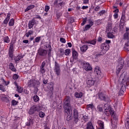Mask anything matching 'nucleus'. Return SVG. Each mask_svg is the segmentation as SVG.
<instances>
[{"label": "nucleus", "instance_id": "1", "mask_svg": "<svg viewBox=\"0 0 129 129\" xmlns=\"http://www.w3.org/2000/svg\"><path fill=\"white\" fill-rule=\"evenodd\" d=\"M63 108L65 113H67V120L69 121L72 119L73 116L72 110H71V104H70V97H67L64 99Z\"/></svg>", "mask_w": 129, "mask_h": 129}, {"label": "nucleus", "instance_id": "2", "mask_svg": "<svg viewBox=\"0 0 129 129\" xmlns=\"http://www.w3.org/2000/svg\"><path fill=\"white\" fill-rule=\"evenodd\" d=\"M42 109V107L40 105H33L31 107L28 111V113L30 115H32L31 117V119H40L39 118V116H38V113H35L36 111L39 112V111H41Z\"/></svg>", "mask_w": 129, "mask_h": 129}, {"label": "nucleus", "instance_id": "3", "mask_svg": "<svg viewBox=\"0 0 129 129\" xmlns=\"http://www.w3.org/2000/svg\"><path fill=\"white\" fill-rule=\"evenodd\" d=\"M104 109H105L104 114L107 117H108L109 115L113 114L114 113V111L111 109L110 106L107 104H105L104 105Z\"/></svg>", "mask_w": 129, "mask_h": 129}, {"label": "nucleus", "instance_id": "4", "mask_svg": "<svg viewBox=\"0 0 129 129\" xmlns=\"http://www.w3.org/2000/svg\"><path fill=\"white\" fill-rule=\"evenodd\" d=\"M40 81L36 80H30L28 83V87H33L34 88H37L40 86Z\"/></svg>", "mask_w": 129, "mask_h": 129}, {"label": "nucleus", "instance_id": "5", "mask_svg": "<svg viewBox=\"0 0 129 129\" xmlns=\"http://www.w3.org/2000/svg\"><path fill=\"white\" fill-rule=\"evenodd\" d=\"M53 71L56 76L59 77L61 76V68L60 67V64L57 61L54 62Z\"/></svg>", "mask_w": 129, "mask_h": 129}, {"label": "nucleus", "instance_id": "6", "mask_svg": "<svg viewBox=\"0 0 129 129\" xmlns=\"http://www.w3.org/2000/svg\"><path fill=\"white\" fill-rule=\"evenodd\" d=\"M100 49H102L101 52V54H98V55H103L104 54H105V53H106V52H107V51H108V50H109V45L103 43H102L101 45H100Z\"/></svg>", "mask_w": 129, "mask_h": 129}, {"label": "nucleus", "instance_id": "7", "mask_svg": "<svg viewBox=\"0 0 129 129\" xmlns=\"http://www.w3.org/2000/svg\"><path fill=\"white\" fill-rule=\"evenodd\" d=\"M78 60V52L75 50L72 51V56L71 57L70 62L71 63H75L77 62Z\"/></svg>", "mask_w": 129, "mask_h": 129}, {"label": "nucleus", "instance_id": "8", "mask_svg": "<svg viewBox=\"0 0 129 129\" xmlns=\"http://www.w3.org/2000/svg\"><path fill=\"white\" fill-rule=\"evenodd\" d=\"M15 49H14V42H11L8 51V56L9 58H11V59H13V58H14L13 53Z\"/></svg>", "mask_w": 129, "mask_h": 129}, {"label": "nucleus", "instance_id": "9", "mask_svg": "<svg viewBox=\"0 0 129 129\" xmlns=\"http://www.w3.org/2000/svg\"><path fill=\"white\" fill-rule=\"evenodd\" d=\"M82 65H83V68L86 71H91L92 70V67L90 66V64L86 61L82 60L81 62Z\"/></svg>", "mask_w": 129, "mask_h": 129}, {"label": "nucleus", "instance_id": "10", "mask_svg": "<svg viewBox=\"0 0 129 129\" xmlns=\"http://www.w3.org/2000/svg\"><path fill=\"white\" fill-rule=\"evenodd\" d=\"M98 97L100 100L105 101V102H108L109 101V98L102 92L99 93Z\"/></svg>", "mask_w": 129, "mask_h": 129}, {"label": "nucleus", "instance_id": "11", "mask_svg": "<svg viewBox=\"0 0 129 129\" xmlns=\"http://www.w3.org/2000/svg\"><path fill=\"white\" fill-rule=\"evenodd\" d=\"M123 65H124V62H123V60L122 59L120 60L119 63L117 67V70L116 71V74L118 75L119 74V72L122 68H123Z\"/></svg>", "mask_w": 129, "mask_h": 129}, {"label": "nucleus", "instance_id": "12", "mask_svg": "<svg viewBox=\"0 0 129 129\" xmlns=\"http://www.w3.org/2000/svg\"><path fill=\"white\" fill-rule=\"evenodd\" d=\"M94 74L95 75V78H100L101 77V71L99 67L97 66L95 68Z\"/></svg>", "mask_w": 129, "mask_h": 129}, {"label": "nucleus", "instance_id": "13", "mask_svg": "<svg viewBox=\"0 0 129 129\" xmlns=\"http://www.w3.org/2000/svg\"><path fill=\"white\" fill-rule=\"evenodd\" d=\"M14 85L17 88V91H18L19 93H23L24 89H23V87L18 85V82H17V81L14 82Z\"/></svg>", "mask_w": 129, "mask_h": 129}, {"label": "nucleus", "instance_id": "14", "mask_svg": "<svg viewBox=\"0 0 129 129\" xmlns=\"http://www.w3.org/2000/svg\"><path fill=\"white\" fill-rule=\"evenodd\" d=\"M37 23L36 22V20L35 18H33L31 21L28 23V28L29 29H32L34 27V25H36Z\"/></svg>", "mask_w": 129, "mask_h": 129}, {"label": "nucleus", "instance_id": "15", "mask_svg": "<svg viewBox=\"0 0 129 129\" xmlns=\"http://www.w3.org/2000/svg\"><path fill=\"white\" fill-rule=\"evenodd\" d=\"M48 51L46 49H40L38 51V54L40 56H46Z\"/></svg>", "mask_w": 129, "mask_h": 129}, {"label": "nucleus", "instance_id": "16", "mask_svg": "<svg viewBox=\"0 0 129 129\" xmlns=\"http://www.w3.org/2000/svg\"><path fill=\"white\" fill-rule=\"evenodd\" d=\"M97 123H98L99 126L98 129H104V122H103V121L98 120Z\"/></svg>", "mask_w": 129, "mask_h": 129}, {"label": "nucleus", "instance_id": "17", "mask_svg": "<svg viewBox=\"0 0 129 129\" xmlns=\"http://www.w3.org/2000/svg\"><path fill=\"white\" fill-rule=\"evenodd\" d=\"M10 19H11V13H9L7 14V16L6 18L4 20L3 22V24L8 25V23H9V21H10Z\"/></svg>", "mask_w": 129, "mask_h": 129}, {"label": "nucleus", "instance_id": "18", "mask_svg": "<svg viewBox=\"0 0 129 129\" xmlns=\"http://www.w3.org/2000/svg\"><path fill=\"white\" fill-rule=\"evenodd\" d=\"M9 69H10L12 72H17V69L15 68V66H14L13 62H10L9 63Z\"/></svg>", "mask_w": 129, "mask_h": 129}, {"label": "nucleus", "instance_id": "19", "mask_svg": "<svg viewBox=\"0 0 129 129\" xmlns=\"http://www.w3.org/2000/svg\"><path fill=\"white\" fill-rule=\"evenodd\" d=\"M46 47L48 49L47 50L48 57H51V52H52V46H51V43H49Z\"/></svg>", "mask_w": 129, "mask_h": 129}, {"label": "nucleus", "instance_id": "20", "mask_svg": "<svg viewBox=\"0 0 129 129\" xmlns=\"http://www.w3.org/2000/svg\"><path fill=\"white\" fill-rule=\"evenodd\" d=\"M75 97H76V98H81L83 97V93L81 92H76L75 93Z\"/></svg>", "mask_w": 129, "mask_h": 129}, {"label": "nucleus", "instance_id": "21", "mask_svg": "<svg viewBox=\"0 0 129 129\" xmlns=\"http://www.w3.org/2000/svg\"><path fill=\"white\" fill-rule=\"evenodd\" d=\"M94 105L93 103L89 104L86 105V109L87 110H93L94 109Z\"/></svg>", "mask_w": 129, "mask_h": 129}, {"label": "nucleus", "instance_id": "22", "mask_svg": "<svg viewBox=\"0 0 129 129\" xmlns=\"http://www.w3.org/2000/svg\"><path fill=\"white\" fill-rule=\"evenodd\" d=\"M94 80H93V78L89 79L87 81V85H89V86H93V85H94Z\"/></svg>", "mask_w": 129, "mask_h": 129}, {"label": "nucleus", "instance_id": "23", "mask_svg": "<svg viewBox=\"0 0 129 129\" xmlns=\"http://www.w3.org/2000/svg\"><path fill=\"white\" fill-rule=\"evenodd\" d=\"M24 56H25V55H21V54L17 55L14 58L15 62H18V61H20V60H21V59H23L24 58Z\"/></svg>", "mask_w": 129, "mask_h": 129}, {"label": "nucleus", "instance_id": "24", "mask_svg": "<svg viewBox=\"0 0 129 129\" xmlns=\"http://www.w3.org/2000/svg\"><path fill=\"white\" fill-rule=\"evenodd\" d=\"M111 124H113V120H115L116 123V122H117V119H118V118L116 116V115H115L114 113H113V114H111ZM112 119H113V120H112Z\"/></svg>", "mask_w": 129, "mask_h": 129}, {"label": "nucleus", "instance_id": "25", "mask_svg": "<svg viewBox=\"0 0 129 129\" xmlns=\"http://www.w3.org/2000/svg\"><path fill=\"white\" fill-rule=\"evenodd\" d=\"M86 129H94V127L93 126L91 121L88 122L87 123Z\"/></svg>", "mask_w": 129, "mask_h": 129}, {"label": "nucleus", "instance_id": "26", "mask_svg": "<svg viewBox=\"0 0 129 129\" xmlns=\"http://www.w3.org/2000/svg\"><path fill=\"white\" fill-rule=\"evenodd\" d=\"M88 49V46L86 45H84L80 47L81 52H86V50Z\"/></svg>", "mask_w": 129, "mask_h": 129}, {"label": "nucleus", "instance_id": "27", "mask_svg": "<svg viewBox=\"0 0 129 129\" xmlns=\"http://www.w3.org/2000/svg\"><path fill=\"white\" fill-rule=\"evenodd\" d=\"M125 20H126L125 18V11H122L120 20L124 22L125 21Z\"/></svg>", "mask_w": 129, "mask_h": 129}, {"label": "nucleus", "instance_id": "28", "mask_svg": "<svg viewBox=\"0 0 129 129\" xmlns=\"http://www.w3.org/2000/svg\"><path fill=\"white\" fill-rule=\"evenodd\" d=\"M9 27H13V26L15 25V19L14 18H12L10 19L9 22Z\"/></svg>", "mask_w": 129, "mask_h": 129}, {"label": "nucleus", "instance_id": "29", "mask_svg": "<svg viewBox=\"0 0 129 129\" xmlns=\"http://www.w3.org/2000/svg\"><path fill=\"white\" fill-rule=\"evenodd\" d=\"M125 126L126 129H129V117H126L125 120Z\"/></svg>", "mask_w": 129, "mask_h": 129}, {"label": "nucleus", "instance_id": "30", "mask_svg": "<svg viewBox=\"0 0 129 129\" xmlns=\"http://www.w3.org/2000/svg\"><path fill=\"white\" fill-rule=\"evenodd\" d=\"M34 8H35V5H34L28 6L25 10V12H29V11H30V10H32V9H34Z\"/></svg>", "mask_w": 129, "mask_h": 129}, {"label": "nucleus", "instance_id": "31", "mask_svg": "<svg viewBox=\"0 0 129 129\" xmlns=\"http://www.w3.org/2000/svg\"><path fill=\"white\" fill-rule=\"evenodd\" d=\"M128 35H129L128 32L125 33L123 36V40H127V41H129Z\"/></svg>", "mask_w": 129, "mask_h": 129}, {"label": "nucleus", "instance_id": "32", "mask_svg": "<svg viewBox=\"0 0 129 129\" xmlns=\"http://www.w3.org/2000/svg\"><path fill=\"white\" fill-rule=\"evenodd\" d=\"M33 34H34V31L29 30L28 32L25 34V36H26L27 38H29V37H30L31 35H33Z\"/></svg>", "mask_w": 129, "mask_h": 129}, {"label": "nucleus", "instance_id": "33", "mask_svg": "<svg viewBox=\"0 0 129 129\" xmlns=\"http://www.w3.org/2000/svg\"><path fill=\"white\" fill-rule=\"evenodd\" d=\"M124 50H125V51H129V41H127L126 43H125Z\"/></svg>", "mask_w": 129, "mask_h": 129}, {"label": "nucleus", "instance_id": "34", "mask_svg": "<svg viewBox=\"0 0 129 129\" xmlns=\"http://www.w3.org/2000/svg\"><path fill=\"white\" fill-rule=\"evenodd\" d=\"M73 117H79V115H78V111L75 109L73 110Z\"/></svg>", "mask_w": 129, "mask_h": 129}, {"label": "nucleus", "instance_id": "35", "mask_svg": "<svg viewBox=\"0 0 129 129\" xmlns=\"http://www.w3.org/2000/svg\"><path fill=\"white\" fill-rule=\"evenodd\" d=\"M45 114L44 113V112L42 111H39V113L38 114V116L40 117L41 118H43V117H45Z\"/></svg>", "mask_w": 129, "mask_h": 129}, {"label": "nucleus", "instance_id": "36", "mask_svg": "<svg viewBox=\"0 0 129 129\" xmlns=\"http://www.w3.org/2000/svg\"><path fill=\"white\" fill-rule=\"evenodd\" d=\"M18 103H19V101H16L15 99H13L11 102V105L12 106H16V105H18Z\"/></svg>", "mask_w": 129, "mask_h": 129}, {"label": "nucleus", "instance_id": "37", "mask_svg": "<svg viewBox=\"0 0 129 129\" xmlns=\"http://www.w3.org/2000/svg\"><path fill=\"white\" fill-rule=\"evenodd\" d=\"M3 40L4 41V43H7V44H9V43H10V38H9V36H8L4 37Z\"/></svg>", "mask_w": 129, "mask_h": 129}, {"label": "nucleus", "instance_id": "38", "mask_svg": "<svg viewBox=\"0 0 129 129\" xmlns=\"http://www.w3.org/2000/svg\"><path fill=\"white\" fill-rule=\"evenodd\" d=\"M71 54V50L69 49H66L64 50V55L66 56H70Z\"/></svg>", "mask_w": 129, "mask_h": 129}, {"label": "nucleus", "instance_id": "39", "mask_svg": "<svg viewBox=\"0 0 129 129\" xmlns=\"http://www.w3.org/2000/svg\"><path fill=\"white\" fill-rule=\"evenodd\" d=\"M87 44H91V45H95L96 44V40L95 39L93 40H89L87 41Z\"/></svg>", "mask_w": 129, "mask_h": 129}, {"label": "nucleus", "instance_id": "40", "mask_svg": "<svg viewBox=\"0 0 129 129\" xmlns=\"http://www.w3.org/2000/svg\"><path fill=\"white\" fill-rule=\"evenodd\" d=\"M87 22V17L83 18L82 23L81 24V25L84 26V25H85V24H86Z\"/></svg>", "mask_w": 129, "mask_h": 129}, {"label": "nucleus", "instance_id": "41", "mask_svg": "<svg viewBox=\"0 0 129 129\" xmlns=\"http://www.w3.org/2000/svg\"><path fill=\"white\" fill-rule=\"evenodd\" d=\"M97 109L98 111H100V112H101V111H103V108L102 105H99L97 106Z\"/></svg>", "mask_w": 129, "mask_h": 129}, {"label": "nucleus", "instance_id": "42", "mask_svg": "<svg viewBox=\"0 0 129 129\" xmlns=\"http://www.w3.org/2000/svg\"><path fill=\"white\" fill-rule=\"evenodd\" d=\"M107 37L109 39H112V38H113V37H114V36L113 35V34H112V33H111L110 32H108Z\"/></svg>", "mask_w": 129, "mask_h": 129}, {"label": "nucleus", "instance_id": "43", "mask_svg": "<svg viewBox=\"0 0 129 129\" xmlns=\"http://www.w3.org/2000/svg\"><path fill=\"white\" fill-rule=\"evenodd\" d=\"M33 99L35 102H38V101L40 100V98H39V96H38V95H35L34 96Z\"/></svg>", "mask_w": 129, "mask_h": 129}, {"label": "nucleus", "instance_id": "44", "mask_svg": "<svg viewBox=\"0 0 129 129\" xmlns=\"http://www.w3.org/2000/svg\"><path fill=\"white\" fill-rule=\"evenodd\" d=\"M40 41H41V36H38L35 38V41L33 43H39Z\"/></svg>", "mask_w": 129, "mask_h": 129}, {"label": "nucleus", "instance_id": "45", "mask_svg": "<svg viewBox=\"0 0 129 129\" xmlns=\"http://www.w3.org/2000/svg\"><path fill=\"white\" fill-rule=\"evenodd\" d=\"M90 28H91V26L90 25H89V24H87L85 26V28L84 29V32H85V31H88L89 29H90Z\"/></svg>", "mask_w": 129, "mask_h": 129}, {"label": "nucleus", "instance_id": "46", "mask_svg": "<svg viewBox=\"0 0 129 129\" xmlns=\"http://www.w3.org/2000/svg\"><path fill=\"white\" fill-rule=\"evenodd\" d=\"M19 75H17L16 74H15L13 75L12 78L14 80H18V79H19Z\"/></svg>", "mask_w": 129, "mask_h": 129}, {"label": "nucleus", "instance_id": "47", "mask_svg": "<svg viewBox=\"0 0 129 129\" xmlns=\"http://www.w3.org/2000/svg\"><path fill=\"white\" fill-rule=\"evenodd\" d=\"M0 90L2 91V92H5L6 91V88L4 86V85L0 84Z\"/></svg>", "mask_w": 129, "mask_h": 129}, {"label": "nucleus", "instance_id": "48", "mask_svg": "<svg viewBox=\"0 0 129 129\" xmlns=\"http://www.w3.org/2000/svg\"><path fill=\"white\" fill-rule=\"evenodd\" d=\"M39 71L40 73H41L42 74H44V73L46 72V70H45L44 68L40 67Z\"/></svg>", "mask_w": 129, "mask_h": 129}, {"label": "nucleus", "instance_id": "49", "mask_svg": "<svg viewBox=\"0 0 129 129\" xmlns=\"http://www.w3.org/2000/svg\"><path fill=\"white\" fill-rule=\"evenodd\" d=\"M83 118H84V121H85L86 122V121H88L89 120V117H88V116L84 115L83 116Z\"/></svg>", "mask_w": 129, "mask_h": 129}, {"label": "nucleus", "instance_id": "50", "mask_svg": "<svg viewBox=\"0 0 129 129\" xmlns=\"http://www.w3.org/2000/svg\"><path fill=\"white\" fill-rule=\"evenodd\" d=\"M88 22H89V25H90L91 27H92V26L94 25V22L91 19H89Z\"/></svg>", "mask_w": 129, "mask_h": 129}, {"label": "nucleus", "instance_id": "51", "mask_svg": "<svg viewBox=\"0 0 129 129\" xmlns=\"http://www.w3.org/2000/svg\"><path fill=\"white\" fill-rule=\"evenodd\" d=\"M78 121H79V117H74V123H75V124H77Z\"/></svg>", "mask_w": 129, "mask_h": 129}, {"label": "nucleus", "instance_id": "52", "mask_svg": "<svg viewBox=\"0 0 129 129\" xmlns=\"http://www.w3.org/2000/svg\"><path fill=\"white\" fill-rule=\"evenodd\" d=\"M59 41L61 43H62L63 44H65V43H66V39H65V38H64L60 37Z\"/></svg>", "mask_w": 129, "mask_h": 129}, {"label": "nucleus", "instance_id": "53", "mask_svg": "<svg viewBox=\"0 0 129 129\" xmlns=\"http://www.w3.org/2000/svg\"><path fill=\"white\" fill-rule=\"evenodd\" d=\"M50 10V6H45V12L46 13H48V12H49V10Z\"/></svg>", "mask_w": 129, "mask_h": 129}, {"label": "nucleus", "instance_id": "54", "mask_svg": "<svg viewBox=\"0 0 129 129\" xmlns=\"http://www.w3.org/2000/svg\"><path fill=\"white\" fill-rule=\"evenodd\" d=\"M35 17L33 18V19H34V20H35V19H38V20H42V18H41L40 17V15H39L38 14L35 15Z\"/></svg>", "mask_w": 129, "mask_h": 129}, {"label": "nucleus", "instance_id": "55", "mask_svg": "<svg viewBox=\"0 0 129 129\" xmlns=\"http://www.w3.org/2000/svg\"><path fill=\"white\" fill-rule=\"evenodd\" d=\"M58 5V6L59 7H64V6H65V2H62L60 3H59Z\"/></svg>", "mask_w": 129, "mask_h": 129}, {"label": "nucleus", "instance_id": "56", "mask_svg": "<svg viewBox=\"0 0 129 129\" xmlns=\"http://www.w3.org/2000/svg\"><path fill=\"white\" fill-rule=\"evenodd\" d=\"M113 17L114 19H117V18H118V14L114 13Z\"/></svg>", "mask_w": 129, "mask_h": 129}, {"label": "nucleus", "instance_id": "57", "mask_svg": "<svg viewBox=\"0 0 129 129\" xmlns=\"http://www.w3.org/2000/svg\"><path fill=\"white\" fill-rule=\"evenodd\" d=\"M59 53L61 55H64V49L63 48H60L59 50Z\"/></svg>", "mask_w": 129, "mask_h": 129}, {"label": "nucleus", "instance_id": "58", "mask_svg": "<svg viewBox=\"0 0 129 129\" xmlns=\"http://www.w3.org/2000/svg\"><path fill=\"white\" fill-rule=\"evenodd\" d=\"M99 14L100 16H101L102 15L105 14V10H102V11H100Z\"/></svg>", "mask_w": 129, "mask_h": 129}, {"label": "nucleus", "instance_id": "59", "mask_svg": "<svg viewBox=\"0 0 129 129\" xmlns=\"http://www.w3.org/2000/svg\"><path fill=\"white\" fill-rule=\"evenodd\" d=\"M100 9V7L97 6L96 8H95L94 11H95L96 12H98V11H99Z\"/></svg>", "mask_w": 129, "mask_h": 129}, {"label": "nucleus", "instance_id": "60", "mask_svg": "<svg viewBox=\"0 0 129 129\" xmlns=\"http://www.w3.org/2000/svg\"><path fill=\"white\" fill-rule=\"evenodd\" d=\"M125 84L127 86H128L129 84V77H127L126 79V82H125Z\"/></svg>", "mask_w": 129, "mask_h": 129}, {"label": "nucleus", "instance_id": "61", "mask_svg": "<svg viewBox=\"0 0 129 129\" xmlns=\"http://www.w3.org/2000/svg\"><path fill=\"white\" fill-rule=\"evenodd\" d=\"M45 66H46V62L45 61H43L41 63L40 67L44 68Z\"/></svg>", "mask_w": 129, "mask_h": 129}, {"label": "nucleus", "instance_id": "62", "mask_svg": "<svg viewBox=\"0 0 129 129\" xmlns=\"http://www.w3.org/2000/svg\"><path fill=\"white\" fill-rule=\"evenodd\" d=\"M104 44L109 45L110 44V40H106L105 42H104Z\"/></svg>", "mask_w": 129, "mask_h": 129}, {"label": "nucleus", "instance_id": "63", "mask_svg": "<svg viewBox=\"0 0 129 129\" xmlns=\"http://www.w3.org/2000/svg\"><path fill=\"white\" fill-rule=\"evenodd\" d=\"M15 97L18 98V100H21V97H20V95L18 94H15Z\"/></svg>", "mask_w": 129, "mask_h": 129}, {"label": "nucleus", "instance_id": "64", "mask_svg": "<svg viewBox=\"0 0 129 129\" xmlns=\"http://www.w3.org/2000/svg\"><path fill=\"white\" fill-rule=\"evenodd\" d=\"M89 3V0H83V4L85 5H87Z\"/></svg>", "mask_w": 129, "mask_h": 129}]
</instances>
